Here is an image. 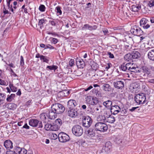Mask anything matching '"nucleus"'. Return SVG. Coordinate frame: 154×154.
Segmentation results:
<instances>
[{
	"label": "nucleus",
	"instance_id": "4c0bfd02",
	"mask_svg": "<svg viewBox=\"0 0 154 154\" xmlns=\"http://www.w3.org/2000/svg\"><path fill=\"white\" fill-rule=\"evenodd\" d=\"M21 149V148L20 147H19L16 146L15 147V149L14 150V152H15V153H16V154H17V153H18V154H20Z\"/></svg>",
	"mask_w": 154,
	"mask_h": 154
},
{
	"label": "nucleus",
	"instance_id": "39448f33",
	"mask_svg": "<svg viewBox=\"0 0 154 154\" xmlns=\"http://www.w3.org/2000/svg\"><path fill=\"white\" fill-rule=\"evenodd\" d=\"M58 139L60 142L62 143H65L69 141L70 138L67 134L62 132L59 134Z\"/></svg>",
	"mask_w": 154,
	"mask_h": 154
},
{
	"label": "nucleus",
	"instance_id": "680f3d73",
	"mask_svg": "<svg viewBox=\"0 0 154 154\" xmlns=\"http://www.w3.org/2000/svg\"><path fill=\"white\" fill-rule=\"evenodd\" d=\"M150 27V25L148 24H146V25H145L143 26H141V27H143V28L144 29H148Z\"/></svg>",
	"mask_w": 154,
	"mask_h": 154
},
{
	"label": "nucleus",
	"instance_id": "a18cd8bd",
	"mask_svg": "<svg viewBox=\"0 0 154 154\" xmlns=\"http://www.w3.org/2000/svg\"><path fill=\"white\" fill-rule=\"evenodd\" d=\"M97 28V26L96 25H94L93 26L89 25L88 29L91 31L92 30H96Z\"/></svg>",
	"mask_w": 154,
	"mask_h": 154
},
{
	"label": "nucleus",
	"instance_id": "4be33fe9",
	"mask_svg": "<svg viewBox=\"0 0 154 154\" xmlns=\"http://www.w3.org/2000/svg\"><path fill=\"white\" fill-rule=\"evenodd\" d=\"M131 53L132 54L131 57H132L133 59L138 58L140 56V53L137 51H133Z\"/></svg>",
	"mask_w": 154,
	"mask_h": 154
},
{
	"label": "nucleus",
	"instance_id": "20e7f679",
	"mask_svg": "<svg viewBox=\"0 0 154 154\" xmlns=\"http://www.w3.org/2000/svg\"><path fill=\"white\" fill-rule=\"evenodd\" d=\"M146 100L145 95L143 93L137 94L134 97L135 101L138 104L144 103Z\"/></svg>",
	"mask_w": 154,
	"mask_h": 154
},
{
	"label": "nucleus",
	"instance_id": "0eeeda50",
	"mask_svg": "<svg viewBox=\"0 0 154 154\" xmlns=\"http://www.w3.org/2000/svg\"><path fill=\"white\" fill-rule=\"evenodd\" d=\"M92 122V119L88 116L84 117L82 120V125L85 127L88 128Z\"/></svg>",
	"mask_w": 154,
	"mask_h": 154
},
{
	"label": "nucleus",
	"instance_id": "c85d7f7f",
	"mask_svg": "<svg viewBox=\"0 0 154 154\" xmlns=\"http://www.w3.org/2000/svg\"><path fill=\"white\" fill-rule=\"evenodd\" d=\"M106 119L102 115H99L97 118V120L98 122H104Z\"/></svg>",
	"mask_w": 154,
	"mask_h": 154
},
{
	"label": "nucleus",
	"instance_id": "a19ab883",
	"mask_svg": "<svg viewBox=\"0 0 154 154\" xmlns=\"http://www.w3.org/2000/svg\"><path fill=\"white\" fill-rule=\"evenodd\" d=\"M8 82L7 81H4L2 79L0 78V85L3 86H7L8 85Z\"/></svg>",
	"mask_w": 154,
	"mask_h": 154
},
{
	"label": "nucleus",
	"instance_id": "b1692460",
	"mask_svg": "<svg viewBox=\"0 0 154 154\" xmlns=\"http://www.w3.org/2000/svg\"><path fill=\"white\" fill-rule=\"evenodd\" d=\"M130 63H127L126 64L125 63L122 64L121 66V69L123 71H126L127 70H129Z\"/></svg>",
	"mask_w": 154,
	"mask_h": 154
},
{
	"label": "nucleus",
	"instance_id": "4d7b16f0",
	"mask_svg": "<svg viewBox=\"0 0 154 154\" xmlns=\"http://www.w3.org/2000/svg\"><path fill=\"white\" fill-rule=\"evenodd\" d=\"M10 71L11 72V75L13 76L14 77H18L17 75L14 73V72L13 71L12 69H10Z\"/></svg>",
	"mask_w": 154,
	"mask_h": 154
},
{
	"label": "nucleus",
	"instance_id": "393cba45",
	"mask_svg": "<svg viewBox=\"0 0 154 154\" xmlns=\"http://www.w3.org/2000/svg\"><path fill=\"white\" fill-rule=\"evenodd\" d=\"M105 121L110 123H113L115 121V118L112 115H110L109 117L107 118Z\"/></svg>",
	"mask_w": 154,
	"mask_h": 154
},
{
	"label": "nucleus",
	"instance_id": "37998d69",
	"mask_svg": "<svg viewBox=\"0 0 154 154\" xmlns=\"http://www.w3.org/2000/svg\"><path fill=\"white\" fill-rule=\"evenodd\" d=\"M52 124H47L45 125V128L47 131H50Z\"/></svg>",
	"mask_w": 154,
	"mask_h": 154
},
{
	"label": "nucleus",
	"instance_id": "423d86ee",
	"mask_svg": "<svg viewBox=\"0 0 154 154\" xmlns=\"http://www.w3.org/2000/svg\"><path fill=\"white\" fill-rule=\"evenodd\" d=\"M130 32L133 35L137 36L141 35L143 32L140 28L136 26L131 28Z\"/></svg>",
	"mask_w": 154,
	"mask_h": 154
},
{
	"label": "nucleus",
	"instance_id": "603ef678",
	"mask_svg": "<svg viewBox=\"0 0 154 154\" xmlns=\"http://www.w3.org/2000/svg\"><path fill=\"white\" fill-rule=\"evenodd\" d=\"M46 49L48 48L51 50L54 49H55V50L56 49H55V48L53 46H52V45L49 44L46 45Z\"/></svg>",
	"mask_w": 154,
	"mask_h": 154
},
{
	"label": "nucleus",
	"instance_id": "cd10ccee",
	"mask_svg": "<svg viewBox=\"0 0 154 154\" xmlns=\"http://www.w3.org/2000/svg\"><path fill=\"white\" fill-rule=\"evenodd\" d=\"M15 95L14 94H11L10 95H8L6 98V100L8 102H10L12 101L15 97Z\"/></svg>",
	"mask_w": 154,
	"mask_h": 154
},
{
	"label": "nucleus",
	"instance_id": "69168bd1",
	"mask_svg": "<svg viewBox=\"0 0 154 154\" xmlns=\"http://www.w3.org/2000/svg\"><path fill=\"white\" fill-rule=\"evenodd\" d=\"M37 126H38V128H41L42 127V122L39 121V122Z\"/></svg>",
	"mask_w": 154,
	"mask_h": 154
},
{
	"label": "nucleus",
	"instance_id": "5fc2aeb1",
	"mask_svg": "<svg viewBox=\"0 0 154 154\" xmlns=\"http://www.w3.org/2000/svg\"><path fill=\"white\" fill-rule=\"evenodd\" d=\"M148 5L150 7L154 6V1L151 0L148 3Z\"/></svg>",
	"mask_w": 154,
	"mask_h": 154
},
{
	"label": "nucleus",
	"instance_id": "473e14b6",
	"mask_svg": "<svg viewBox=\"0 0 154 154\" xmlns=\"http://www.w3.org/2000/svg\"><path fill=\"white\" fill-rule=\"evenodd\" d=\"M40 60L43 62L48 63L49 61L48 57L46 56L41 55L40 57Z\"/></svg>",
	"mask_w": 154,
	"mask_h": 154
},
{
	"label": "nucleus",
	"instance_id": "5701e85b",
	"mask_svg": "<svg viewBox=\"0 0 154 154\" xmlns=\"http://www.w3.org/2000/svg\"><path fill=\"white\" fill-rule=\"evenodd\" d=\"M88 135L91 137H92L94 136L95 133L94 130L93 128H90L87 131Z\"/></svg>",
	"mask_w": 154,
	"mask_h": 154
},
{
	"label": "nucleus",
	"instance_id": "6ab92c4d",
	"mask_svg": "<svg viewBox=\"0 0 154 154\" xmlns=\"http://www.w3.org/2000/svg\"><path fill=\"white\" fill-rule=\"evenodd\" d=\"M6 106L9 109L14 110L17 108V105L14 103H10L7 104Z\"/></svg>",
	"mask_w": 154,
	"mask_h": 154
},
{
	"label": "nucleus",
	"instance_id": "58836bf2",
	"mask_svg": "<svg viewBox=\"0 0 154 154\" xmlns=\"http://www.w3.org/2000/svg\"><path fill=\"white\" fill-rule=\"evenodd\" d=\"M6 98V96L3 94L0 93V102L2 103L4 101Z\"/></svg>",
	"mask_w": 154,
	"mask_h": 154
},
{
	"label": "nucleus",
	"instance_id": "ea45409f",
	"mask_svg": "<svg viewBox=\"0 0 154 154\" xmlns=\"http://www.w3.org/2000/svg\"><path fill=\"white\" fill-rule=\"evenodd\" d=\"M9 86L11 91L13 92H16L17 90V87L14 86L12 84H11L9 85Z\"/></svg>",
	"mask_w": 154,
	"mask_h": 154
},
{
	"label": "nucleus",
	"instance_id": "7ed1b4c3",
	"mask_svg": "<svg viewBox=\"0 0 154 154\" xmlns=\"http://www.w3.org/2000/svg\"><path fill=\"white\" fill-rule=\"evenodd\" d=\"M72 131L75 135L79 137L83 134V130L82 127L79 125H76L73 127Z\"/></svg>",
	"mask_w": 154,
	"mask_h": 154
},
{
	"label": "nucleus",
	"instance_id": "13d9d810",
	"mask_svg": "<svg viewBox=\"0 0 154 154\" xmlns=\"http://www.w3.org/2000/svg\"><path fill=\"white\" fill-rule=\"evenodd\" d=\"M97 97H101L102 96V94L100 91H98L95 94Z\"/></svg>",
	"mask_w": 154,
	"mask_h": 154
},
{
	"label": "nucleus",
	"instance_id": "9d476101",
	"mask_svg": "<svg viewBox=\"0 0 154 154\" xmlns=\"http://www.w3.org/2000/svg\"><path fill=\"white\" fill-rule=\"evenodd\" d=\"M120 111V108L117 105L113 106L110 108V112L112 114L114 115L117 114Z\"/></svg>",
	"mask_w": 154,
	"mask_h": 154
},
{
	"label": "nucleus",
	"instance_id": "052dcab7",
	"mask_svg": "<svg viewBox=\"0 0 154 154\" xmlns=\"http://www.w3.org/2000/svg\"><path fill=\"white\" fill-rule=\"evenodd\" d=\"M125 49L127 51H129L131 48V47L130 45H126L125 46Z\"/></svg>",
	"mask_w": 154,
	"mask_h": 154
},
{
	"label": "nucleus",
	"instance_id": "338daca9",
	"mask_svg": "<svg viewBox=\"0 0 154 154\" xmlns=\"http://www.w3.org/2000/svg\"><path fill=\"white\" fill-rule=\"evenodd\" d=\"M52 42L54 44H56L57 43L58 40L56 38H53L52 39Z\"/></svg>",
	"mask_w": 154,
	"mask_h": 154
},
{
	"label": "nucleus",
	"instance_id": "a211bd4d",
	"mask_svg": "<svg viewBox=\"0 0 154 154\" xmlns=\"http://www.w3.org/2000/svg\"><path fill=\"white\" fill-rule=\"evenodd\" d=\"M142 5V4H139L132 5L131 8V11L134 12L138 11L141 9Z\"/></svg>",
	"mask_w": 154,
	"mask_h": 154
},
{
	"label": "nucleus",
	"instance_id": "dca6fc26",
	"mask_svg": "<svg viewBox=\"0 0 154 154\" xmlns=\"http://www.w3.org/2000/svg\"><path fill=\"white\" fill-rule=\"evenodd\" d=\"M76 62L77 67L80 69L83 68L85 66V63L82 59H77Z\"/></svg>",
	"mask_w": 154,
	"mask_h": 154
},
{
	"label": "nucleus",
	"instance_id": "864d4df0",
	"mask_svg": "<svg viewBox=\"0 0 154 154\" xmlns=\"http://www.w3.org/2000/svg\"><path fill=\"white\" fill-rule=\"evenodd\" d=\"M89 25L88 24H86L84 25L83 27L81 29L82 30H85L87 29H88L89 26Z\"/></svg>",
	"mask_w": 154,
	"mask_h": 154
},
{
	"label": "nucleus",
	"instance_id": "de8ad7c7",
	"mask_svg": "<svg viewBox=\"0 0 154 154\" xmlns=\"http://www.w3.org/2000/svg\"><path fill=\"white\" fill-rule=\"evenodd\" d=\"M56 9L57 10V12L59 15H60L62 14V11L60 9V6H57L56 7Z\"/></svg>",
	"mask_w": 154,
	"mask_h": 154
},
{
	"label": "nucleus",
	"instance_id": "f704fd0d",
	"mask_svg": "<svg viewBox=\"0 0 154 154\" xmlns=\"http://www.w3.org/2000/svg\"><path fill=\"white\" fill-rule=\"evenodd\" d=\"M54 123L55 125H57V126L59 128V127L62 124V120L60 119H57L55 121Z\"/></svg>",
	"mask_w": 154,
	"mask_h": 154
},
{
	"label": "nucleus",
	"instance_id": "a878e982",
	"mask_svg": "<svg viewBox=\"0 0 154 154\" xmlns=\"http://www.w3.org/2000/svg\"><path fill=\"white\" fill-rule=\"evenodd\" d=\"M143 72L145 74L149 75L150 74L151 70L146 66H143L142 67Z\"/></svg>",
	"mask_w": 154,
	"mask_h": 154
},
{
	"label": "nucleus",
	"instance_id": "2eb2a0df",
	"mask_svg": "<svg viewBox=\"0 0 154 154\" xmlns=\"http://www.w3.org/2000/svg\"><path fill=\"white\" fill-rule=\"evenodd\" d=\"M77 104L75 100H69L67 103V106L69 109H73L75 107Z\"/></svg>",
	"mask_w": 154,
	"mask_h": 154
},
{
	"label": "nucleus",
	"instance_id": "c9c22d12",
	"mask_svg": "<svg viewBox=\"0 0 154 154\" xmlns=\"http://www.w3.org/2000/svg\"><path fill=\"white\" fill-rule=\"evenodd\" d=\"M98 101L97 98L96 97H93L91 100V105H95L98 103Z\"/></svg>",
	"mask_w": 154,
	"mask_h": 154
},
{
	"label": "nucleus",
	"instance_id": "f3484780",
	"mask_svg": "<svg viewBox=\"0 0 154 154\" xmlns=\"http://www.w3.org/2000/svg\"><path fill=\"white\" fill-rule=\"evenodd\" d=\"M4 146L8 149H10L13 147L12 143L9 140H6L4 143Z\"/></svg>",
	"mask_w": 154,
	"mask_h": 154
},
{
	"label": "nucleus",
	"instance_id": "72a5a7b5",
	"mask_svg": "<svg viewBox=\"0 0 154 154\" xmlns=\"http://www.w3.org/2000/svg\"><path fill=\"white\" fill-rule=\"evenodd\" d=\"M93 97L91 96H87L85 98V100L87 103L91 104Z\"/></svg>",
	"mask_w": 154,
	"mask_h": 154
},
{
	"label": "nucleus",
	"instance_id": "f257e3e1",
	"mask_svg": "<svg viewBox=\"0 0 154 154\" xmlns=\"http://www.w3.org/2000/svg\"><path fill=\"white\" fill-rule=\"evenodd\" d=\"M107 125L103 122H98L94 125V129L96 131L105 132L108 129Z\"/></svg>",
	"mask_w": 154,
	"mask_h": 154
},
{
	"label": "nucleus",
	"instance_id": "0e129e2a",
	"mask_svg": "<svg viewBox=\"0 0 154 154\" xmlns=\"http://www.w3.org/2000/svg\"><path fill=\"white\" fill-rule=\"evenodd\" d=\"M45 21L43 19H41L38 22V24L39 25H41L43 24L44 23Z\"/></svg>",
	"mask_w": 154,
	"mask_h": 154
},
{
	"label": "nucleus",
	"instance_id": "09e8293b",
	"mask_svg": "<svg viewBox=\"0 0 154 154\" xmlns=\"http://www.w3.org/2000/svg\"><path fill=\"white\" fill-rule=\"evenodd\" d=\"M50 19H52L50 20H49V23L52 26H55L56 24V22L55 21H54L53 19H52L51 18H50Z\"/></svg>",
	"mask_w": 154,
	"mask_h": 154
},
{
	"label": "nucleus",
	"instance_id": "9b49d317",
	"mask_svg": "<svg viewBox=\"0 0 154 154\" xmlns=\"http://www.w3.org/2000/svg\"><path fill=\"white\" fill-rule=\"evenodd\" d=\"M147 55L150 60L154 61V48H149Z\"/></svg>",
	"mask_w": 154,
	"mask_h": 154
},
{
	"label": "nucleus",
	"instance_id": "c756f323",
	"mask_svg": "<svg viewBox=\"0 0 154 154\" xmlns=\"http://www.w3.org/2000/svg\"><path fill=\"white\" fill-rule=\"evenodd\" d=\"M132 57L131 53H128L126 54L124 56L125 60L127 61H129L130 60L133 59Z\"/></svg>",
	"mask_w": 154,
	"mask_h": 154
},
{
	"label": "nucleus",
	"instance_id": "e2e57ef3",
	"mask_svg": "<svg viewBox=\"0 0 154 154\" xmlns=\"http://www.w3.org/2000/svg\"><path fill=\"white\" fill-rule=\"evenodd\" d=\"M108 55H109V57L111 58H113L114 57V55L112 54L111 52H108Z\"/></svg>",
	"mask_w": 154,
	"mask_h": 154
},
{
	"label": "nucleus",
	"instance_id": "49530a36",
	"mask_svg": "<svg viewBox=\"0 0 154 154\" xmlns=\"http://www.w3.org/2000/svg\"><path fill=\"white\" fill-rule=\"evenodd\" d=\"M20 66H23L24 64L23 57L22 56H20Z\"/></svg>",
	"mask_w": 154,
	"mask_h": 154
},
{
	"label": "nucleus",
	"instance_id": "6e6552de",
	"mask_svg": "<svg viewBox=\"0 0 154 154\" xmlns=\"http://www.w3.org/2000/svg\"><path fill=\"white\" fill-rule=\"evenodd\" d=\"M113 85L116 88L122 89L124 87L125 81L123 80H120L115 82L113 83Z\"/></svg>",
	"mask_w": 154,
	"mask_h": 154
},
{
	"label": "nucleus",
	"instance_id": "8fccbe9b",
	"mask_svg": "<svg viewBox=\"0 0 154 154\" xmlns=\"http://www.w3.org/2000/svg\"><path fill=\"white\" fill-rule=\"evenodd\" d=\"M45 6L43 5H41L39 8V10L42 12L44 11H45Z\"/></svg>",
	"mask_w": 154,
	"mask_h": 154
},
{
	"label": "nucleus",
	"instance_id": "412c9836",
	"mask_svg": "<svg viewBox=\"0 0 154 154\" xmlns=\"http://www.w3.org/2000/svg\"><path fill=\"white\" fill-rule=\"evenodd\" d=\"M103 104L106 108L110 109L112 106V102L111 100H107L104 102L103 103Z\"/></svg>",
	"mask_w": 154,
	"mask_h": 154
},
{
	"label": "nucleus",
	"instance_id": "aec40b11",
	"mask_svg": "<svg viewBox=\"0 0 154 154\" xmlns=\"http://www.w3.org/2000/svg\"><path fill=\"white\" fill-rule=\"evenodd\" d=\"M39 121L36 119H31L29 122V125L35 127L37 126Z\"/></svg>",
	"mask_w": 154,
	"mask_h": 154
},
{
	"label": "nucleus",
	"instance_id": "4468645a",
	"mask_svg": "<svg viewBox=\"0 0 154 154\" xmlns=\"http://www.w3.org/2000/svg\"><path fill=\"white\" fill-rule=\"evenodd\" d=\"M112 148V145L110 142H106L105 145L102 148V150L105 152H108L110 151Z\"/></svg>",
	"mask_w": 154,
	"mask_h": 154
},
{
	"label": "nucleus",
	"instance_id": "bb28decb",
	"mask_svg": "<svg viewBox=\"0 0 154 154\" xmlns=\"http://www.w3.org/2000/svg\"><path fill=\"white\" fill-rule=\"evenodd\" d=\"M148 20L146 18H142L140 21V25L141 27L143 26L146 24Z\"/></svg>",
	"mask_w": 154,
	"mask_h": 154
},
{
	"label": "nucleus",
	"instance_id": "ddd939ff",
	"mask_svg": "<svg viewBox=\"0 0 154 154\" xmlns=\"http://www.w3.org/2000/svg\"><path fill=\"white\" fill-rule=\"evenodd\" d=\"M68 112V115L71 117H75L77 116L78 113L77 111L73 109H70Z\"/></svg>",
	"mask_w": 154,
	"mask_h": 154
},
{
	"label": "nucleus",
	"instance_id": "774afa93",
	"mask_svg": "<svg viewBox=\"0 0 154 154\" xmlns=\"http://www.w3.org/2000/svg\"><path fill=\"white\" fill-rule=\"evenodd\" d=\"M6 154H16V153H15L14 151H9L6 152Z\"/></svg>",
	"mask_w": 154,
	"mask_h": 154
},
{
	"label": "nucleus",
	"instance_id": "c03bdc74",
	"mask_svg": "<svg viewBox=\"0 0 154 154\" xmlns=\"http://www.w3.org/2000/svg\"><path fill=\"white\" fill-rule=\"evenodd\" d=\"M110 115L109 114V112L107 111H105L103 114V116L105 119V120L109 117Z\"/></svg>",
	"mask_w": 154,
	"mask_h": 154
},
{
	"label": "nucleus",
	"instance_id": "7c9ffc66",
	"mask_svg": "<svg viewBox=\"0 0 154 154\" xmlns=\"http://www.w3.org/2000/svg\"><path fill=\"white\" fill-rule=\"evenodd\" d=\"M59 129L57 125H55L54 123H53L51 124L50 131H56L58 130Z\"/></svg>",
	"mask_w": 154,
	"mask_h": 154
},
{
	"label": "nucleus",
	"instance_id": "f8f14e48",
	"mask_svg": "<svg viewBox=\"0 0 154 154\" xmlns=\"http://www.w3.org/2000/svg\"><path fill=\"white\" fill-rule=\"evenodd\" d=\"M54 111L51 109L49 111L47 116L49 119H54L57 117V114L54 112Z\"/></svg>",
	"mask_w": 154,
	"mask_h": 154
},
{
	"label": "nucleus",
	"instance_id": "f03ea898",
	"mask_svg": "<svg viewBox=\"0 0 154 154\" xmlns=\"http://www.w3.org/2000/svg\"><path fill=\"white\" fill-rule=\"evenodd\" d=\"M51 109L58 114L62 113L65 110L64 106L59 103H56L53 104L51 106Z\"/></svg>",
	"mask_w": 154,
	"mask_h": 154
},
{
	"label": "nucleus",
	"instance_id": "2f4dec72",
	"mask_svg": "<svg viewBox=\"0 0 154 154\" xmlns=\"http://www.w3.org/2000/svg\"><path fill=\"white\" fill-rule=\"evenodd\" d=\"M103 89L105 91H109L111 89V87L110 85L106 84L103 85Z\"/></svg>",
	"mask_w": 154,
	"mask_h": 154
},
{
	"label": "nucleus",
	"instance_id": "79ce46f5",
	"mask_svg": "<svg viewBox=\"0 0 154 154\" xmlns=\"http://www.w3.org/2000/svg\"><path fill=\"white\" fill-rule=\"evenodd\" d=\"M81 69H77L75 71V74L78 76H80L81 75L83 74V72L81 70Z\"/></svg>",
	"mask_w": 154,
	"mask_h": 154
},
{
	"label": "nucleus",
	"instance_id": "1a4fd4ad",
	"mask_svg": "<svg viewBox=\"0 0 154 154\" xmlns=\"http://www.w3.org/2000/svg\"><path fill=\"white\" fill-rule=\"evenodd\" d=\"M129 65L128 70H129L132 72L134 73H137L140 72V68L137 65L134 64L133 63L131 64V63H130Z\"/></svg>",
	"mask_w": 154,
	"mask_h": 154
},
{
	"label": "nucleus",
	"instance_id": "6e6d98bb",
	"mask_svg": "<svg viewBox=\"0 0 154 154\" xmlns=\"http://www.w3.org/2000/svg\"><path fill=\"white\" fill-rule=\"evenodd\" d=\"M27 150L24 148H22L20 154H26Z\"/></svg>",
	"mask_w": 154,
	"mask_h": 154
},
{
	"label": "nucleus",
	"instance_id": "e433bc0d",
	"mask_svg": "<svg viewBox=\"0 0 154 154\" xmlns=\"http://www.w3.org/2000/svg\"><path fill=\"white\" fill-rule=\"evenodd\" d=\"M46 68L50 70H54L55 71L57 69L58 66L56 65L48 66H47Z\"/></svg>",
	"mask_w": 154,
	"mask_h": 154
},
{
	"label": "nucleus",
	"instance_id": "3c124183",
	"mask_svg": "<svg viewBox=\"0 0 154 154\" xmlns=\"http://www.w3.org/2000/svg\"><path fill=\"white\" fill-rule=\"evenodd\" d=\"M74 65V60L73 59H71L69 61V65L68 66L69 67V66L70 67L73 66Z\"/></svg>",
	"mask_w": 154,
	"mask_h": 154
},
{
	"label": "nucleus",
	"instance_id": "bf43d9fd",
	"mask_svg": "<svg viewBox=\"0 0 154 154\" xmlns=\"http://www.w3.org/2000/svg\"><path fill=\"white\" fill-rule=\"evenodd\" d=\"M93 88V87L91 86V85L90 86H89L88 87V88H86V89H85L83 91H88L89 90H90V89H91L92 88Z\"/></svg>",
	"mask_w": 154,
	"mask_h": 154
}]
</instances>
